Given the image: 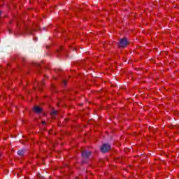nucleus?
Returning <instances> with one entry per match:
<instances>
[{
	"instance_id": "8",
	"label": "nucleus",
	"mask_w": 179,
	"mask_h": 179,
	"mask_svg": "<svg viewBox=\"0 0 179 179\" xmlns=\"http://www.w3.org/2000/svg\"><path fill=\"white\" fill-rule=\"evenodd\" d=\"M176 128H178V129H179V127H176V126H173V129H176Z\"/></svg>"
},
{
	"instance_id": "9",
	"label": "nucleus",
	"mask_w": 179,
	"mask_h": 179,
	"mask_svg": "<svg viewBox=\"0 0 179 179\" xmlns=\"http://www.w3.org/2000/svg\"><path fill=\"white\" fill-rule=\"evenodd\" d=\"M43 125H45V121L42 122Z\"/></svg>"
},
{
	"instance_id": "3",
	"label": "nucleus",
	"mask_w": 179,
	"mask_h": 179,
	"mask_svg": "<svg viewBox=\"0 0 179 179\" xmlns=\"http://www.w3.org/2000/svg\"><path fill=\"white\" fill-rule=\"evenodd\" d=\"M83 157L85 158V159H87L90 157V155H92V152L90 151H87L85 150H83L82 151V153H81Z\"/></svg>"
},
{
	"instance_id": "10",
	"label": "nucleus",
	"mask_w": 179,
	"mask_h": 179,
	"mask_svg": "<svg viewBox=\"0 0 179 179\" xmlns=\"http://www.w3.org/2000/svg\"><path fill=\"white\" fill-rule=\"evenodd\" d=\"M1 12L0 11V16H1Z\"/></svg>"
},
{
	"instance_id": "5",
	"label": "nucleus",
	"mask_w": 179,
	"mask_h": 179,
	"mask_svg": "<svg viewBox=\"0 0 179 179\" xmlns=\"http://www.w3.org/2000/svg\"><path fill=\"white\" fill-rule=\"evenodd\" d=\"M17 155L19 156H23L24 155V150H20L17 151Z\"/></svg>"
},
{
	"instance_id": "7",
	"label": "nucleus",
	"mask_w": 179,
	"mask_h": 179,
	"mask_svg": "<svg viewBox=\"0 0 179 179\" xmlns=\"http://www.w3.org/2000/svg\"><path fill=\"white\" fill-rule=\"evenodd\" d=\"M62 83L64 86H66V85H68V82H66V80H63Z\"/></svg>"
},
{
	"instance_id": "4",
	"label": "nucleus",
	"mask_w": 179,
	"mask_h": 179,
	"mask_svg": "<svg viewBox=\"0 0 179 179\" xmlns=\"http://www.w3.org/2000/svg\"><path fill=\"white\" fill-rule=\"evenodd\" d=\"M34 113H36V114H40L41 113H43V109L38 106H35L34 107Z\"/></svg>"
},
{
	"instance_id": "11",
	"label": "nucleus",
	"mask_w": 179,
	"mask_h": 179,
	"mask_svg": "<svg viewBox=\"0 0 179 179\" xmlns=\"http://www.w3.org/2000/svg\"><path fill=\"white\" fill-rule=\"evenodd\" d=\"M42 85H44V83H42Z\"/></svg>"
},
{
	"instance_id": "12",
	"label": "nucleus",
	"mask_w": 179,
	"mask_h": 179,
	"mask_svg": "<svg viewBox=\"0 0 179 179\" xmlns=\"http://www.w3.org/2000/svg\"><path fill=\"white\" fill-rule=\"evenodd\" d=\"M0 156H1V154H0Z\"/></svg>"
},
{
	"instance_id": "6",
	"label": "nucleus",
	"mask_w": 179,
	"mask_h": 179,
	"mask_svg": "<svg viewBox=\"0 0 179 179\" xmlns=\"http://www.w3.org/2000/svg\"><path fill=\"white\" fill-rule=\"evenodd\" d=\"M57 114H58V111L57 110H53L52 113H51V115L52 117H54V115H57Z\"/></svg>"
},
{
	"instance_id": "1",
	"label": "nucleus",
	"mask_w": 179,
	"mask_h": 179,
	"mask_svg": "<svg viewBox=\"0 0 179 179\" xmlns=\"http://www.w3.org/2000/svg\"><path fill=\"white\" fill-rule=\"evenodd\" d=\"M127 45H128V39H127V38H123L120 41L119 47L120 48H125Z\"/></svg>"
},
{
	"instance_id": "2",
	"label": "nucleus",
	"mask_w": 179,
	"mask_h": 179,
	"mask_svg": "<svg viewBox=\"0 0 179 179\" xmlns=\"http://www.w3.org/2000/svg\"><path fill=\"white\" fill-rule=\"evenodd\" d=\"M110 149H111V146H110L109 144H103L101 147V152H102V153H106V152H108V150H110Z\"/></svg>"
}]
</instances>
